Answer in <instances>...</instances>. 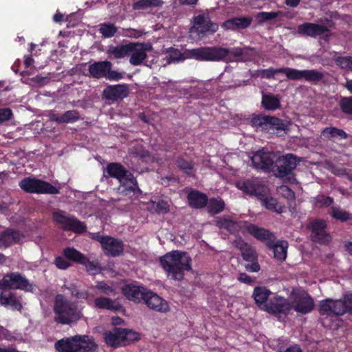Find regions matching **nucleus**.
Instances as JSON below:
<instances>
[{
    "instance_id": "47",
    "label": "nucleus",
    "mask_w": 352,
    "mask_h": 352,
    "mask_svg": "<svg viewBox=\"0 0 352 352\" xmlns=\"http://www.w3.org/2000/svg\"><path fill=\"white\" fill-rule=\"evenodd\" d=\"M0 304L3 306L10 305L14 308L19 307V309L21 307V305L17 300L16 295L13 293H10L8 295L1 293L0 294Z\"/></svg>"
},
{
    "instance_id": "40",
    "label": "nucleus",
    "mask_w": 352,
    "mask_h": 352,
    "mask_svg": "<svg viewBox=\"0 0 352 352\" xmlns=\"http://www.w3.org/2000/svg\"><path fill=\"white\" fill-rule=\"evenodd\" d=\"M322 135L329 140H346L349 135L341 129L334 126L326 127L322 131Z\"/></svg>"
},
{
    "instance_id": "31",
    "label": "nucleus",
    "mask_w": 352,
    "mask_h": 352,
    "mask_svg": "<svg viewBox=\"0 0 352 352\" xmlns=\"http://www.w3.org/2000/svg\"><path fill=\"white\" fill-rule=\"evenodd\" d=\"M187 200L189 206L192 208L201 209L206 206L208 197L206 194L197 190H193L188 192Z\"/></svg>"
},
{
    "instance_id": "58",
    "label": "nucleus",
    "mask_w": 352,
    "mask_h": 352,
    "mask_svg": "<svg viewBox=\"0 0 352 352\" xmlns=\"http://www.w3.org/2000/svg\"><path fill=\"white\" fill-rule=\"evenodd\" d=\"M156 211L158 213L166 214L169 212V205L165 200L161 199L156 204Z\"/></svg>"
},
{
    "instance_id": "5",
    "label": "nucleus",
    "mask_w": 352,
    "mask_h": 352,
    "mask_svg": "<svg viewBox=\"0 0 352 352\" xmlns=\"http://www.w3.org/2000/svg\"><path fill=\"white\" fill-rule=\"evenodd\" d=\"M54 321L62 325H70L78 321L82 314L77 306L61 294L56 296L54 305Z\"/></svg>"
},
{
    "instance_id": "59",
    "label": "nucleus",
    "mask_w": 352,
    "mask_h": 352,
    "mask_svg": "<svg viewBox=\"0 0 352 352\" xmlns=\"http://www.w3.org/2000/svg\"><path fill=\"white\" fill-rule=\"evenodd\" d=\"M12 338L11 332L4 327L0 325V340H10Z\"/></svg>"
},
{
    "instance_id": "17",
    "label": "nucleus",
    "mask_w": 352,
    "mask_h": 352,
    "mask_svg": "<svg viewBox=\"0 0 352 352\" xmlns=\"http://www.w3.org/2000/svg\"><path fill=\"white\" fill-rule=\"evenodd\" d=\"M344 305L342 299L327 298L319 301L318 311L327 317L342 316L344 315Z\"/></svg>"
},
{
    "instance_id": "35",
    "label": "nucleus",
    "mask_w": 352,
    "mask_h": 352,
    "mask_svg": "<svg viewBox=\"0 0 352 352\" xmlns=\"http://www.w3.org/2000/svg\"><path fill=\"white\" fill-rule=\"evenodd\" d=\"M94 307L97 309L113 311H120L122 308V306L118 301L105 296L96 298L94 300Z\"/></svg>"
},
{
    "instance_id": "30",
    "label": "nucleus",
    "mask_w": 352,
    "mask_h": 352,
    "mask_svg": "<svg viewBox=\"0 0 352 352\" xmlns=\"http://www.w3.org/2000/svg\"><path fill=\"white\" fill-rule=\"evenodd\" d=\"M252 21L250 16L234 17L226 20L222 23V28L225 30H236L248 28Z\"/></svg>"
},
{
    "instance_id": "26",
    "label": "nucleus",
    "mask_w": 352,
    "mask_h": 352,
    "mask_svg": "<svg viewBox=\"0 0 352 352\" xmlns=\"http://www.w3.org/2000/svg\"><path fill=\"white\" fill-rule=\"evenodd\" d=\"M122 294L129 300L140 303L144 300L148 289L142 285L126 284L122 286Z\"/></svg>"
},
{
    "instance_id": "18",
    "label": "nucleus",
    "mask_w": 352,
    "mask_h": 352,
    "mask_svg": "<svg viewBox=\"0 0 352 352\" xmlns=\"http://www.w3.org/2000/svg\"><path fill=\"white\" fill-rule=\"evenodd\" d=\"M1 285L4 288L21 289L27 292L32 289V285L30 284L29 280L18 272L6 274L2 279Z\"/></svg>"
},
{
    "instance_id": "11",
    "label": "nucleus",
    "mask_w": 352,
    "mask_h": 352,
    "mask_svg": "<svg viewBox=\"0 0 352 352\" xmlns=\"http://www.w3.org/2000/svg\"><path fill=\"white\" fill-rule=\"evenodd\" d=\"M250 124L252 126L260 127L263 131L267 133H274L275 131H285L287 126L283 120L276 116L267 115H253Z\"/></svg>"
},
{
    "instance_id": "63",
    "label": "nucleus",
    "mask_w": 352,
    "mask_h": 352,
    "mask_svg": "<svg viewBox=\"0 0 352 352\" xmlns=\"http://www.w3.org/2000/svg\"><path fill=\"white\" fill-rule=\"evenodd\" d=\"M198 0H179V3L182 6H195Z\"/></svg>"
},
{
    "instance_id": "6",
    "label": "nucleus",
    "mask_w": 352,
    "mask_h": 352,
    "mask_svg": "<svg viewBox=\"0 0 352 352\" xmlns=\"http://www.w3.org/2000/svg\"><path fill=\"white\" fill-rule=\"evenodd\" d=\"M54 346L58 352H97L98 349L94 338L85 335L62 338Z\"/></svg>"
},
{
    "instance_id": "48",
    "label": "nucleus",
    "mask_w": 352,
    "mask_h": 352,
    "mask_svg": "<svg viewBox=\"0 0 352 352\" xmlns=\"http://www.w3.org/2000/svg\"><path fill=\"white\" fill-rule=\"evenodd\" d=\"M98 31L104 38H111L116 34L118 28L113 23H104L100 25Z\"/></svg>"
},
{
    "instance_id": "49",
    "label": "nucleus",
    "mask_w": 352,
    "mask_h": 352,
    "mask_svg": "<svg viewBox=\"0 0 352 352\" xmlns=\"http://www.w3.org/2000/svg\"><path fill=\"white\" fill-rule=\"evenodd\" d=\"M122 333L123 338V345L126 346L130 344L131 342L138 341L140 340V334L133 330L122 329Z\"/></svg>"
},
{
    "instance_id": "20",
    "label": "nucleus",
    "mask_w": 352,
    "mask_h": 352,
    "mask_svg": "<svg viewBox=\"0 0 352 352\" xmlns=\"http://www.w3.org/2000/svg\"><path fill=\"white\" fill-rule=\"evenodd\" d=\"M327 223L324 221L316 219L310 223L311 238L315 242L322 245L328 244L331 241V236L327 232Z\"/></svg>"
},
{
    "instance_id": "42",
    "label": "nucleus",
    "mask_w": 352,
    "mask_h": 352,
    "mask_svg": "<svg viewBox=\"0 0 352 352\" xmlns=\"http://www.w3.org/2000/svg\"><path fill=\"white\" fill-rule=\"evenodd\" d=\"M257 76L262 78L272 79L274 78L275 74H284L288 78L289 73V67H281L274 69L270 67L268 69H258L256 71Z\"/></svg>"
},
{
    "instance_id": "45",
    "label": "nucleus",
    "mask_w": 352,
    "mask_h": 352,
    "mask_svg": "<svg viewBox=\"0 0 352 352\" xmlns=\"http://www.w3.org/2000/svg\"><path fill=\"white\" fill-rule=\"evenodd\" d=\"M177 167L188 176H192V170L194 168V162L192 160L179 156L175 160Z\"/></svg>"
},
{
    "instance_id": "22",
    "label": "nucleus",
    "mask_w": 352,
    "mask_h": 352,
    "mask_svg": "<svg viewBox=\"0 0 352 352\" xmlns=\"http://www.w3.org/2000/svg\"><path fill=\"white\" fill-rule=\"evenodd\" d=\"M100 245L104 254L107 256L117 257L124 252V243L121 239L110 236L101 239Z\"/></svg>"
},
{
    "instance_id": "7",
    "label": "nucleus",
    "mask_w": 352,
    "mask_h": 352,
    "mask_svg": "<svg viewBox=\"0 0 352 352\" xmlns=\"http://www.w3.org/2000/svg\"><path fill=\"white\" fill-rule=\"evenodd\" d=\"M166 53L168 63H175L184 60L185 59H195L198 61L210 62L208 59L210 55H207L210 53V47H200L194 49H187L184 53L181 52L178 49L173 47L167 49Z\"/></svg>"
},
{
    "instance_id": "1",
    "label": "nucleus",
    "mask_w": 352,
    "mask_h": 352,
    "mask_svg": "<svg viewBox=\"0 0 352 352\" xmlns=\"http://www.w3.org/2000/svg\"><path fill=\"white\" fill-rule=\"evenodd\" d=\"M103 177L114 178L119 182L120 186L116 191L121 195L132 197L142 192L133 175L120 163H108L103 172Z\"/></svg>"
},
{
    "instance_id": "8",
    "label": "nucleus",
    "mask_w": 352,
    "mask_h": 352,
    "mask_svg": "<svg viewBox=\"0 0 352 352\" xmlns=\"http://www.w3.org/2000/svg\"><path fill=\"white\" fill-rule=\"evenodd\" d=\"M113 65L109 60L95 61L89 65L90 76L96 79L105 78L110 81H118L124 78V72L112 69Z\"/></svg>"
},
{
    "instance_id": "54",
    "label": "nucleus",
    "mask_w": 352,
    "mask_h": 352,
    "mask_svg": "<svg viewBox=\"0 0 352 352\" xmlns=\"http://www.w3.org/2000/svg\"><path fill=\"white\" fill-rule=\"evenodd\" d=\"M336 63L342 69L352 71V56H338L336 59Z\"/></svg>"
},
{
    "instance_id": "62",
    "label": "nucleus",
    "mask_w": 352,
    "mask_h": 352,
    "mask_svg": "<svg viewBox=\"0 0 352 352\" xmlns=\"http://www.w3.org/2000/svg\"><path fill=\"white\" fill-rule=\"evenodd\" d=\"M285 352H302L301 348L298 344L289 346Z\"/></svg>"
},
{
    "instance_id": "38",
    "label": "nucleus",
    "mask_w": 352,
    "mask_h": 352,
    "mask_svg": "<svg viewBox=\"0 0 352 352\" xmlns=\"http://www.w3.org/2000/svg\"><path fill=\"white\" fill-rule=\"evenodd\" d=\"M134 43L117 46L111 45L109 47L108 54L116 59L123 58L129 56L130 52L134 50Z\"/></svg>"
},
{
    "instance_id": "53",
    "label": "nucleus",
    "mask_w": 352,
    "mask_h": 352,
    "mask_svg": "<svg viewBox=\"0 0 352 352\" xmlns=\"http://www.w3.org/2000/svg\"><path fill=\"white\" fill-rule=\"evenodd\" d=\"M95 288L102 294L111 296L115 295V289L104 281L98 282Z\"/></svg>"
},
{
    "instance_id": "21",
    "label": "nucleus",
    "mask_w": 352,
    "mask_h": 352,
    "mask_svg": "<svg viewBox=\"0 0 352 352\" xmlns=\"http://www.w3.org/2000/svg\"><path fill=\"white\" fill-rule=\"evenodd\" d=\"M324 74L316 69L298 70L289 67L288 79L298 80L304 79L305 81L316 85L324 78Z\"/></svg>"
},
{
    "instance_id": "52",
    "label": "nucleus",
    "mask_w": 352,
    "mask_h": 352,
    "mask_svg": "<svg viewBox=\"0 0 352 352\" xmlns=\"http://www.w3.org/2000/svg\"><path fill=\"white\" fill-rule=\"evenodd\" d=\"M334 199L331 197H327L324 195H318L314 197V204L319 208L330 206L333 204Z\"/></svg>"
},
{
    "instance_id": "23",
    "label": "nucleus",
    "mask_w": 352,
    "mask_h": 352,
    "mask_svg": "<svg viewBox=\"0 0 352 352\" xmlns=\"http://www.w3.org/2000/svg\"><path fill=\"white\" fill-rule=\"evenodd\" d=\"M236 187L244 193L250 196H254L258 199L260 197L262 198L263 192L267 191V186L255 179L239 182L236 184Z\"/></svg>"
},
{
    "instance_id": "60",
    "label": "nucleus",
    "mask_w": 352,
    "mask_h": 352,
    "mask_svg": "<svg viewBox=\"0 0 352 352\" xmlns=\"http://www.w3.org/2000/svg\"><path fill=\"white\" fill-rule=\"evenodd\" d=\"M238 280L241 283L250 285L254 282V280L246 273H241L239 276Z\"/></svg>"
},
{
    "instance_id": "33",
    "label": "nucleus",
    "mask_w": 352,
    "mask_h": 352,
    "mask_svg": "<svg viewBox=\"0 0 352 352\" xmlns=\"http://www.w3.org/2000/svg\"><path fill=\"white\" fill-rule=\"evenodd\" d=\"M274 294L266 287L258 286L254 289L253 298L256 305L263 310Z\"/></svg>"
},
{
    "instance_id": "46",
    "label": "nucleus",
    "mask_w": 352,
    "mask_h": 352,
    "mask_svg": "<svg viewBox=\"0 0 352 352\" xmlns=\"http://www.w3.org/2000/svg\"><path fill=\"white\" fill-rule=\"evenodd\" d=\"M162 0H138L133 3L135 10H144L149 8L160 7L163 5Z\"/></svg>"
},
{
    "instance_id": "14",
    "label": "nucleus",
    "mask_w": 352,
    "mask_h": 352,
    "mask_svg": "<svg viewBox=\"0 0 352 352\" xmlns=\"http://www.w3.org/2000/svg\"><path fill=\"white\" fill-rule=\"evenodd\" d=\"M276 155L273 151H269L265 148H262L254 153L251 157L252 166L257 170H261L265 173H270L274 167V162Z\"/></svg>"
},
{
    "instance_id": "34",
    "label": "nucleus",
    "mask_w": 352,
    "mask_h": 352,
    "mask_svg": "<svg viewBox=\"0 0 352 352\" xmlns=\"http://www.w3.org/2000/svg\"><path fill=\"white\" fill-rule=\"evenodd\" d=\"M134 50L130 52L129 63L134 66L140 65L147 58V48L144 43H134Z\"/></svg>"
},
{
    "instance_id": "25",
    "label": "nucleus",
    "mask_w": 352,
    "mask_h": 352,
    "mask_svg": "<svg viewBox=\"0 0 352 352\" xmlns=\"http://www.w3.org/2000/svg\"><path fill=\"white\" fill-rule=\"evenodd\" d=\"M129 94V87L126 84H118L107 86L102 93V96L107 100L116 102L126 98Z\"/></svg>"
},
{
    "instance_id": "16",
    "label": "nucleus",
    "mask_w": 352,
    "mask_h": 352,
    "mask_svg": "<svg viewBox=\"0 0 352 352\" xmlns=\"http://www.w3.org/2000/svg\"><path fill=\"white\" fill-rule=\"evenodd\" d=\"M300 162V160L292 153L276 157L274 167L276 168L278 176L280 178L290 176Z\"/></svg>"
},
{
    "instance_id": "2",
    "label": "nucleus",
    "mask_w": 352,
    "mask_h": 352,
    "mask_svg": "<svg viewBox=\"0 0 352 352\" xmlns=\"http://www.w3.org/2000/svg\"><path fill=\"white\" fill-rule=\"evenodd\" d=\"M192 259L186 252L174 250L160 258V263L168 276L175 280H182L185 271H190Z\"/></svg>"
},
{
    "instance_id": "29",
    "label": "nucleus",
    "mask_w": 352,
    "mask_h": 352,
    "mask_svg": "<svg viewBox=\"0 0 352 352\" xmlns=\"http://www.w3.org/2000/svg\"><path fill=\"white\" fill-rule=\"evenodd\" d=\"M23 237V234L19 230L7 228L0 232V248H6L14 244L19 243Z\"/></svg>"
},
{
    "instance_id": "24",
    "label": "nucleus",
    "mask_w": 352,
    "mask_h": 352,
    "mask_svg": "<svg viewBox=\"0 0 352 352\" xmlns=\"http://www.w3.org/2000/svg\"><path fill=\"white\" fill-rule=\"evenodd\" d=\"M194 27L202 36L213 34L219 28L218 24L212 22L208 14H199L195 16Z\"/></svg>"
},
{
    "instance_id": "37",
    "label": "nucleus",
    "mask_w": 352,
    "mask_h": 352,
    "mask_svg": "<svg viewBox=\"0 0 352 352\" xmlns=\"http://www.w3.org/2000/svg\"><path fill=\"white\" fill-rule=\"evenodd\" d=\"M122 328L114 327L112 331L104 333V341L107 344L117 348L123 345Z\"/></svg>"
},
{
    "instance_id": "19",
    "label": "nucleus",
    "mask_w": 352,
    "mask_h": 352,
    "mask_svg": "<svg viewBox=\"0 0 352 352\" xmlns=\"http://www.w3.org/2000/svg\"><path fill=\"white\" fill-rule=\"evenodd\" d=\"M292 309L298 314L305 315L311 313L314 307V300L307 292H303L296 294L291 302Z\"/></svg>"
},
{
    "instance_id": "57",
    "label": "nucleus",
    "mask_w": 352,
    "mask_h": 352,
    "mask_svg": "<svg viewBox=\"0 0 352 352\" xmlns=\"http://www.w3.org/2000/svg\"><path fill=\"white\" fill-rule=\"evenodd\" d=\"M54 263L58 269L63 270L68 269L71 266L70 263L60 256L55 258Z\"/></svg>"
},
{
    "instance_id": "9",
    "label": "nucleus",
    "mask_w": 352,
    "mask_h": 352,
    "mask_svg": "<svg viewBox=\"0 0 352 352\" xmlns=\"http://www.w3.org/2000/svg\"><path fill=\"white\" fill-rule=\"evenodd\" d=\"M63 254L68 260L85 266L89 274L96 275L101 272V266L97 259L91 261L85 254L74 248H65L63 250Z\"/></svg>"
},
{
    "instance_id": "41",
    "label": "nucleus",
    "mask_w": 352,
    "mask_h": 352,
    "mask_svg": "<svg viewBox=\"0 0 352 352\" xmlns=\"http://www.w3.org/2000/svg\"><path fill=\"white\" fill-rule=\"evenodd\" d=\"M206 206L208 212L215 215L224 210L226 204L221 197H213L208 199Z\"/></svg>"
},
{
    "instance_id": "56",
    "label": "nucleus",
    "mask_w": 352,
    "mask_h": 352,
    "mask_svg": "<svg viewBox=\"0 0 352 352\" xmlns=\"http://www.w3.org/2000/svg\"><path fill=\"white\" fill-rule=\"evenodd\" d=\"M12 118L13 113L10 108H0V124L9 121Z\"/></svg>"
},
{
    "instance_id": "27",
    "label": "nucleus",
    "mask_w": 352,
    "mask_h": 352,
    "mask_svg": "<svg viewBox=\"0 0 352 352\" xmlns=\"http://www.w3.org/2000/svg\"><path fill=\"white\" fill-rule=\"evenodd\" d=\"M143 301L149 309L154 311L162 313H166L169 311V305L166 300L151 290L148 289Z\"/></svg>"
},
{
    "instance_id": "13",
    "label": "nucleus",
    "mask_w": 352,
    "mask_h": 352,
    "mask_svg": "<svg viewBox=\"0 0 352 352\" xmlns=\"http://www.w3.org/2000/svg\"><path fill=\"white\" fill-rule=\"evenodd\" d=\"M52 218L65 231H72L76 234H82L86 231L87 226L85 223L74 216L67 215L65 211L59 210L53 212Z\"/></svg>"
},
{
    "instance_id": "10",
    "label": "nucleus",
    "mask_w": 352,
    "mask_h": 352,
    "mask_svg": "<svg viewBox=\"0 0 352 352\" xmlns=\"http://www.w3.org/2000/svg\"><path fill=\"white\" fill-rule=\"evenodd\" d=\"M233 243L239 250L243 259L250 262V263L245 265V270L250 272H258L261 267L258 262V254L255 248L245 242L241 236H239Z\"/></svg>"
},
{
    "instance_id": "32",
    "label": "nucleus",
    "mask_w": 352,
    "mask_h": 352,
    "mask_svg": "<svg viewBox=\"0 0 352 352\" xmlns=\"http://www.w3.org/2000/svg\"><path fill=\"white\" fill-rule=\"evenodd\" d=\"M50 120L59 124L74 123L80 120V116L77 110H68L65 111L63 114H50Z\"/></svg>"
},
{
    "instance_id": "44",
    "label": "nucleus",
    "mask_w": 352,
    "mask_h": 352,
    "mask_svg": "<svg viewBox=\"0 0 352 352\" xmlns=\"http://www.w3.org/2000/svg\"><path fill=\"white\" fill-rule=\"evenodd\" d=\"M329 214L333 219L341 222L352 220V213L342 209L340 206H331Z\"/></svg>"
},
{
    "instance_id": "50",
    "label": "nucleus",
    "mask_w": 352,
    "mask_h": 352,
    "mask_svg": "<svg viewBox=\"0 0 352 352\" xmlns=\"http://www.w3.org/2000/svg\"><path fill=\"white\" fill-rule=\"evenodd\" d=\"M280 12H260L255 15V18L258 24H262L277 18Z\"/></svg>"
},
{
    "instance_id": "15",
    "label": "nucleus",
    "mask_w": 352,
    "mask_h": 352,
    "mask_svg": "<svg viewBox=\"0 0 352 352\" xmlns=\"http://www.w3.org/2000/svg\"><path fill=\"white\" fill-rule=\"evenodd\" d=\"M263 310L274 316H287L292 310L291 301L288 298L274 294L269 299L267 305H265V307H263Z\"/></svg>"
},
{
    "instance_id": "28",
    "label": "nucleus",
    "mask_w": 352,
    "mask_h": 352,
    "mask_svg": "<svg viewBox=\"0 0 352 352\" xmlns=\"http://www.w3.org/2000/svg\"><path fill=\"white\" fill-rule=\"evenodd\" d=\"M329 28L324 25L306 22L299 25L297 32L301 35L316 38L329 32Z\"/></svg>"
},
{
    "instance_id": "51",
    "label": "nucleus",
    "mask_w": 352,
    "mask_h": 352,
    "mask_svg": "<svg viewBox=\"0 0 352 352\" xmlns=\"http://www.w3.org/2000/svg\"><path fill=\"white\" fill-rule=\"evenodd\" d=\"M339 107L342 113L352 116V96L341 97L339 101Z\"/></svg>"
},
{
    "instance_id": "39",
    "label": "nucleus",
    "mask_w": 352,
    "mask_h": 352,
    "mask_svg": "<svg viewBox=\"0 0 352 352\" xmlns=\"http://www.w3.org/2000/svg\"><path fill=\"white\" fill-rule=\"evenodd\" d=\"M217 226L221 229L226 230L232 234H239L241 229L238 222L227 218H219L217 221Z\"/></svg>"
},
{
    "instance_id": "64",
    "label": "nucleus",
    "mask_w": 352,
    "mask_h": 352,
    "mask_svg": "<svg viewBox=\"0 0 352 352\" xmlns=\"http://www.w3.org/2000/svg\"><path fill=\"white\" fill-rule=\"evenodd\" d=\"M300 2V0H285V4L291 8H296Z\"/></svg>"
},
{
    "instance_id": "55",
    "label": "nucleus",
    "mask_w": 352,
    "mask_h": 352,
    "mask_svg": "<svg viewBox=\"0 0 352 352\" xmlns=\"http://www.w3.org/2000/svg\"><path fill=\"white\" fill-rule=\"evenodd\" d=\"M342 301L344 304V314L347 313L352 316V293L344 295Z\"/></svg>"
},
{
    "instance_id": "12",
    "label": "nucleus",
    "mask_w": 352,
    "mask_h": 352,
    "mask_svg": "<svg viewBox=\"0 0 352 352\" xmlns=\"http://www.w3.org/2000/svg\"><path fill=\"white\" fill-rule=\"evenodd\" d=\"M19 186L30 193L56 195L60 192L59 189L50 183L36 178H25L20 182Z\"/></svg>"
},
{
    "instance_id": "43",
    "label": "nucleus",
    "mask_w": 352,
    "mask_h": 352,
    "mask_svg": "<svg viewBox=\"0 0 352 352\" xmlns=\"http://www.w3.org/2000/svg\"><path fill=\"white\" fill-rule=\"evenodd\" d=\"M267 192H263V197H259L258 200L261 201V204L267 210L276 212L277 213L283 212L282 206H279L278 201L276 199L273 197H268L267 196Z\"/></svg>"
},
{
    "instance_id": "4",
    "label": "nucleus",
    "mask_w": 352,
    "mask_h": 352,
    "mask_svg": "<svg viewBox=\"0 0 352 352\" xmlns=\"http://www.w3.org/2000/svg\"><path fill=\"white\" fill-rule=\"evenodd\" d=\"M254 49L250 47L225 48L220 46L210 47V55L208 59L210 62H231L234 58L236 61L247 62L251 61L254 56Z\"/></svg>"
},
{
    "instance_id": "36",
    "label": "nucleus",
    "mask_w": 352,
    "mask_h": 352,
    "mask_svg": "<svg viewBox=\"0 0 352 352\" xmlns=\"http://www.w3.org/2000/svg\"><path fill=\"white\" fill-rule=\"evenodd\" d=\"M261 107L267 111H275L281 107L280 98L272 93L263 94Z\"/></svg>"
},
{
    "instance_id": "3",
    "label": "nucleus",
    "mask_w": 352,
    "mask_h": 352,
    "mask_svg": "<svg viewBox=\"0 0 352 352\" xmlns=\"http://www.w3.org/2000/svg\"><path fill=\"white\" fill-rule=\"evenodd\" d=\"M245 230L258 241L265 242L267 247L273 251L276 259L280 261L286 259L288 248V243L286 241L276 242V237L273 232L253 223L247 225Z\"/></svg>"
},
{
    "instance_id": "61",
    "label": "nucleus",
    "mask_w": 352,
    "mask_h": 352,
    "mask_svg": "<svg viewBox=\"0 0 352 352\" xmlns=\"http://www.w3.org/2000/svg\"><path fill=\"white\" fill-rule=\"evenodd\" d=\"M72 295L78 299H87L88 297V294L87 292H76V293L72 292Z\"/></svg>"
}]
</instances>
